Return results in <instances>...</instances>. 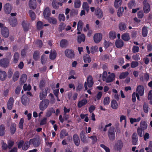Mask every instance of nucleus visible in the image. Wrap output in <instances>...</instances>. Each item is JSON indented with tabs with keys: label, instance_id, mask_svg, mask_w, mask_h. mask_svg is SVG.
<instances>
[{
	"label": "nucleus",
	"instance_id": "obj_22",
	"mask_svg": "<svg viewBox=\"0 0 152 152\" xmlns=\"http://www.w3.org/2000/svg\"><path fill=\"white\" fill-rule=\"evenodd\" d=\"M27 78V75L26 74H23L20 78V84L21 85H22L26 81Z\"/></svg>",
	"mask_w": 152,
	"mask_h": 152
},
{
	"label": "nucleus",
	"instance_id": "obj_54",
	"mask_svg": "<svg viewBox=\"0 0 152 152\" xmlns=\"http://www.w3.org/2000/svg\"><path fill=\"white\" fill-rule=\"evenodd\" d=\"M22 26L25 31H27L28 29V25L26 24L25 21H23L22 23Z\"/></svg>",
	"mask_w": 152,
	"mask_h": 152
},
{
	"label": "nucleus",
	"instance_id": "obj_45",
	"mask_svg": "<svg viewBox=\"0 0 152 152\" xmlns=\"http://www.w3.org/2000/svg\"><path fill=\"white\" fill-rule=\"evenodd\" d=\"M148 33V30L147 28L145 26L143 27L142 30V36L145 37L147 35Z\"/></svg>",
	"mask_w": 152,
	"mask_h": 152
},
{
	"label": "nucleus",
	"instance_id": "obj_23",
	"mask_svg": "<svg viewBox=\"0 0 152 152\" xmlns=\"http://www.w3.org/2000/svg\"><path fill=\"white\" fill-rule=\"evenodd\" d=\"M143 130H145L147 129V124L145 121H141L140 123V127H139Z\"/></svg>",
	"mask_w": 152,
	"mask_h": 152
},
{
	"label": "nucleus",
	"instance_id": "obj_55",
	"mask_svg": "<svg viewBox=\"0 0 152 152\" xmlns=\"http://www.w3.org/2000/svg\"><path fill=\"white\" fill-rule=\"evenodd\" d=\"M45 82L44 80H42L40 81L39 82V88L41 90L45 86Z\"/></svg>",
	"mask_w": 152,
	"mask_h": 152
},
{
	"label": "nucleus",
	"instance_id": "obj_41",
	"mask_svg": "<svg viewBox=\"0 0 152 152\" xmlns=\"http://www.w3.org/2000/svg\"><path fill=\"white\" fill-rule=\"evenodd\" d=\"M56 56V51L54 50L51 52L50 55V58L51 60L54 59Z\"/></svg>",
	"mask_w": 152,
	"mask_h": 152
},
{
	"label": "nucleus",
	"instance_id": "obj_38",
	"mask_svg": "<svg viewBox=\"0 0 152 152\" xmlns=\"http://www.w3.org/2000/svg\"><path fill=\"white\" fill-rule=\"evenodd\" d=\"M77 10L73 9L71 10L70 12V16L71 17H74L78 14Z\"/></svg>",
	"mask_w": 152,
	"mask_h": 152
},
{
	"label": "nucleus",
	"instance_id": "obj_2",
	"mask_svg": "<svg viewBox=\"0 0 152 152\" xmlns=\"http://www.w3.org/2000/svg\"><path fill=\"white\" fill-rule=\"evenodd\" d=\"M49 103V100L47 99L43 100L40 103L39 108L42 111H44L46 109Z\"/></svg>",
	"mask_w": 152,
	"mask_h": 152
},
{
	"label": "nucleus",
	"instance_id": "obj_64",
	"mask_svg": "<svg viewBox=\"0 0 152 152\" xmlns=\"http://www.w3.org/2000/svg\"><path fill=\"white\" fill-rule=\"evenodd\" d=\"M36 43L37 46L41 48L42 46V41L40 40H38L36 42Z\"/></svg>",
	"mask_w": 152,
	"mask_h": 152
},
{
	"label": "nucleus",
	"instance_id": "obj_5",
	"mask_svg": "<svg viewBox=\"0 0 152 152\" xmlns=\"http://www.w3.org/2000/svg\"><path fill=\"white\" fill-rule=\"evenodd\" d=\"M64 53L66 56L69 58H72L74 57V52L72 50L66 49L65 50Z\"/></svg>",
	"mask_w": 152,
	"mask_h": 152
},
{
	"label": "nucleus",
	"instance_id": "obj_60",
	"mask_svg": "<svg viewBox=\"0 0 152 152\" xmlns=\"http://www.w3.org/2000/svg\"><path fill=\"white\" fill-rule=\"evenodd\" d=\"M144 111L145 113H147L148 112V106L147 103L144 102L143 106Z\"/></svg>",
	"mask_w": 152,
	"mask_h": 152
},
{
	"label": "nucleus",
	"instance_id": "obj_7",
	"mask_svg": "<svg viewBox=\"0 0 152 152\" xmlns=\"http://www.w3.org/2000/svg\"><path fill=\"white\" fill-rule=\"evenodd\" d=\"M1 33L2 36L4 37H8L9 35V31L8 29L5 27H3L1 29Z\"/></svg>",
	"mask_w": 152,
	"mask_h": 152
},
{
	"label": "nucleus",
	"instance_id": "obj_4",
	"mask_svg": "<svg viewBox=\"0 0 152 152\" xmlns=\"http://www.w3.org/2000/svg\"><path fill=\"white\" fill-rule=\"evenodd\" d=\"M30 143L35 147H38L40 144L41 140L39 138H34L30 140Z\"/></svg>",
	"mask_w": 152,
	"mask_h": 152
},
{
	"label": "nucleus",
	"instance_id": "obj_20",
	"mask_svg": "<svg viewBox=\"0 0 152 152\" xmlns=\"http://www.w3.org/2000/svg\"><path fill=\"white\" fill-rule=\"evenodd\" d=\"M132 143L134 145H135L137 144V142L138 140V137H137V135L136 133H134L132 136Z\"/></svg>",
	"mask_w": 152,
	"mask_h": 152
},
{
	"label": "nucleus",
	"instance_id": "obj_50",
	"mask_svg": "<svg viewBox=\"0 0 152 152\" xmlns=\"http://www.w3.org/2000/svg\"><path fill=\"white\" fill-rule=\"evenodd\" d=\"M13 74V71L12 68H9L7 72V77L10 78L12 76Z\"/></svg>",
	"mask_w": 152,
	"mask_h": 152
},
{
	"label": "nucleus",
	"instance_id": "obj_36",
	"mask_svg": "<svg viewBox=\"0 0 152 152\" xmlns=\"http://www.w3.org/2000/svg\"><path fill=\"white\" fill-rule=\"evenodd\" d=\"M39 51L37 50L34 52L33 56V58L34 59L35 61H37L39 58Z\"/></svg>",
	"mask_w": 152,
	"mask_h": 152
},
{
	"label": "nucleus",
	"instance_id": "obj_47",
	"mask_svg": "<svg viewBox=\"0 0 152 152\" xmlns=\"http://www.w3.org/2000/svg\"><path fill=\"white\" fill-rule=\"evenodd\" d=\"M109 38L112 39H114L116 37L115 32L113 31H111L109 34Z\"/></svg>",
	"mask_w": 152,
	"mask_h": 152
},
{
	"label": "nucleus",
	"instance_id": "obj_11",
	"mask_svg": "<svg viewBox=\"0 0 152 152\" xmlns=\"http://www.w3.org/2000/svg\"><path fill=\"white\" fill-rule=\"evenodd\" d=\"M73 139L75 145L77 146H78L80 144V140L79 137L77 134H75L73 137Z\"/></svg>",
	"mask_w": 152,
	"mask_h": 152
},
{
	"label": "nucleus",
	"instance_id": "obj_40",
	"mask_svg": "<svg viewBox=\"0 0 152 152\" xmlns=\"http://www.w3.org/2000/svg\"><path fill=\"white\" fill-rule=\"evenodd\" d=\"M19 58V54L18 52H16L14 53V55L13 62L14 63L16 64L18 61Z\"/></svg>",
	"mask_w": 152,
	"mask_h": 152
},
{
	"label": "nucleus",
	"instance_id": "obj_27",
	"mask_svg": "<svg viewBox=\"0 0 152 152\" xmlns=\"http://www.w3.org/2000/svg\"><path fill=\"white\" fill-rule=\"evenodd\" d=\"M121 38L123 40L125 41H128L130 39L129 34L127 33L123 34L121 36Z\"/></svg>",
	"mask_w": 152,
	"mask_h": 152
},
{
	"label": "nucleus",
	"instance_id": "obj_16",
	"mask_svg": "<svg viewBox=\"0 0 152 152\" xmlns=\"http://www.w3.org/2000/svg\"><path fill=\"white\" fill-rule=\"evenodd\" d=\"M85 132L84 131H82L80 134V137L81 140L84 143L87 142L86 138L85 136Z\"/></svg>",
	"mask_w": 152,
	"mask_h": 152
},
{
	"label": "nucleus",
	"instance_id": "obj_26",
	"mask_svg": "<svg viewBox=\"0 0 152 152\" xmlns=\"http://www.w3.org/2000/svg\"><path fill=\"white\" fill-rule=\"evenodd\" d=\"M21 102L22 104L24 105H26L28 104V102L27 96L25 95H23L22 96Z\"/></svg>",
	"mask_w": 152,
	"mask_h": 152
},
{
	"label": "nucleus",
	"instance_id": "obj_30",
	"mask_svg": "<svg viewBox=\"0 0 152 152\" xmlns=\"http://www.w3.org/2000/svg\"><path fill=\"white\" fill-rule=\"evenodd\" d=\"M11 133L12 134H14L16 130V125L15 123L12 124L10 127Z\"/></svg>",
	"mask_w": 152,
	"mask_h": 152
},
{
	"label": "nucleus",
	"instance_id": "obj_6",
	"mask_svg": "<svg viewBox=\"0 0 152 152\" xmlns=\"http://www.w3.org/2000/svg\"><path fill=\"white\" fill-rule=\"evenodd\" d=\"M102 35L101 33H96L94 36V42L96 43H99L102 40Z\"/></svg>",
	"mask_w": 152,
	"mask_h": 152
},
{
	"label": "nucleus",
	"instance_id": "obj_43",
	"mask_svg": "<svg viewBox=\"0 0 152 152\" xmlns=\"http://www.w3.org/2000/svg\"><path fill=\"white\" fill-rule=\"evenodd\" d=\"M121 0H115L114 2V6L116 8H118L120 7L122 3Z\"/></svg>",
	"mask_w": 152,
	"mask_h": 152
},
{
	"label": "nucleus",
	"instance_id": "obj_14",
	"mask_svg": "<svg viewBox=\"0 0 152 152\" xmlns=\"http://www.w3.org/2000/svg\"><path fill=\"white\" fill-rule=\"evenodd\" d=\"M87 81L88 86L89 88L92 87L93 84L94 82L92 77L91 76L89 75L87 77Z\"/></svg>",
	"mask_w": 152,
	"mask_h": 152
},
{
	"label": "nucleus",
	"instance_id": "obj_62",
	"mask_svg": "<svg viewBox=\"0 0 152 152\" xmlns=\"http://www.w3.org/2000/svg\"><path fill=\"white\" fill-rule=\"evenodd\" d=\"M98 49V47L97 46H93L91 48V53H94L96 52Z\"/></svg>",
	"mask_w": 152,
	"mask_h": 152
},
{
	"label": "nucleus",
	"instance_id": "obj_42",
	"mask_svg": "<svg viewBox=\"0 0 152 152\" xmlns=\"http://www.w3.org/2000/svg\"><path fill=\"white\" fill-rule=\"evenodd\" d=\"M83 60L85 63H86L87 61L89 63L91 61V58L88 55L86 54V56L83 57Z\"/></svg>",
	"mask_w": 152,
	"mask_h": 152
},
{
	"label": "nucleus",
	"instance_id": "obj_12",
	"mask_svg": "<svg viewBox=\"0 0 152 152\" xmlns=\"http://www.w3.org/2000/svg\"><path fill=\"white\" fill-rule=\"evenodd\" d=\"M43 15L44 18L47 20L48 18L50 17L49 16L51 15V13L48 7H47L44 10L43 12Z\"/></svg>",
	"mask_w": 152,
	"mask_h": 152
},
{
	"label": "nucleus",
	"instance_id": "obj_58",
	"mask_svg": "<svg viewBox=\"0 0 152 152\" xmlns=\"http://www.w3.org/2000/svg\"><path fill=\"white\" fill-rule=\"evenodd\" d=\"M23 89L25 91H29L31 89V86L29 85L27 86V84H25L23 86Z\"/></svg>",
	"mask_w": 152,
	"mask_h": 152
},
{
	"label": "nucleus",
	"instance_id": "obj_19",
	"mask_svg": "<svg viewBox=\"0 0 152 152\" xmlns=\"http://www.w3.org/2000/svg\"><path fill=\"white\" fill-rule=\"evenodd\" d=\"M85 37L84 34H82L80 35L77 36V41L78 43L80 44L82 42H84L85 41Z\"/></svg>",
	"mask_w": 152,
	"mask_h": 152
},
{
	"label": "nucleus",
	"instance_id": "obj_49",
	"mask_svg": "<svg viewBox=\"0 0 152 152\" xmlns=\"http://www.w3.org/2000/svg\"><path fill=\"white\" fill-rule=\"evenodd\" d=\"M52 5L53 7L56 9H57L59 7L58 2L57 3L55 0H53L52 2Z\"/></svg>",
	"mask_w": 152,
	"mask_h": 152
},
{
	"label": "nucleus",
	"instance_id": "obj_1",
	"mask_svg": "<svg viewBox=\"0 0 152 152\" xmlns=\"http://www.w3.org/2000/svg\"><path fill=\"white\" fill-rule=\"evenodd\" d=\"M11 56L9 58H5L1 59L0 60V66L4 68L8 67L10 65V60Z\"/></svg>",
	"mask_w": 152,
	"mask_h": 152
},
{
	"label": "nucleus",
	"instance_id": "obj_31",
	"mask_svg": "<svg viewBox=\"0 0 152 152\" xmlns=\"http://www.w3.org/2000/svg\"><path fill=\"white\" fill-rule=\"evenodd\" d=\"M9 23L12 26H15L17 24V21L15 18H14L10 20Z\"/></svg>",
	"mask_w": 152,
	"mask_h": 152
},
{
	"label": "nucleus",
	"instance_id": "obj_3",
	"mask_svg": "<svg viewBox=\"0 0 152 152\" xmlns=\"http://www.w3.org/2000/svg\"><path fill=\"white\" fill-rule=\"evenodd\" d=\"M115 130L113 126L110 127L108 132V137L111 141L114 140L115 138Z\"/></svg>",
	"mask_w": 152,
	"mask_h": 152
},
{
	"label": "nucleus",
	"instance_id": "obj_57",
	"mask_svg": "<svg viewBox=\"0 0 152 152\" xmlns=\"http://www.w3.org/2000/svg\"><path fill=\"white\" fill-rule=\"evenodd\" d=\"M110 102V99L109 97L105 98L104 100V105H108Z\"/></svg>",
	"mask_w": 152,
	"mask_h": 152
},
{
	"label": "nucleus",
	"instance_id": "obj_56",
	"mask_svg": "<svg viewBox=\"0 0 152 152\" xmlns=\"http://www.w3.org/2000/svg\"><path fill=\"white\" fill-rule=\"evenodd\" d=\"M41 60L42 64H44L45 62L47 61L46 56L44 54H43L41 57Z\"/></svg>",
	"mask_w": 152,
	"mask_h": 152
},
{
	"label": "nucleus",
	"instance_id": "obj_28",
	"mask_svg": "<svg viewBox=\"0 0 152 152\" xmlns=\"http://www.w3.org/2000/svg\"><path fill=\"white\" fill-rule=\"evenodd\" d=\"M87 103V101L86 99H84L83 100L80 101L78 103V106L79 108L85 105Z\"/></svg>",
	"mask_w": 152,
	"mask_h": 152
},
{
	"label": "nucleus",
	"instance_id": "obj_37",
	"mask_svg": "<svg viewBox=\"0 0 152 152\" xmlns=\"http://www.w3.org/2000/svg\"><path fill=\"white\" fill-rule=\"evenodd\" d=\"M53 112L54 113H55V110H54L53 108H50L49 109L48 111L47 112L46 114V116L47 117H49L51 115Z\"/></svg>",
	"mask_w": 152,
	"mask_h": 152
},
{
	"label": "nucleus",
	"instance_id": "obj_46",
	"mask_svg": "<svg viewBox=\"0 0 152 152\" xmlns=\"http://www.w3.org/2000/svg\"><path fill=\"white\" fill-rule=\"evenodd\" d=\"M29 14L30 16L31 17L32 20H34L36 18L35 13L32 10H30L29 11Z\"/></svg>",
	"mask_w": 152,
	"mask_h": 152
},
{
	"label": "nucleus",
	"instance_id": "obj_13",
	"mask_svg": "<svg viewBox=\"0 0 152 152\" xmlns=\"http://www.w3.org/2000/svg\"><path fill=\"white\" fill-rule=\"evenodd\" d=\"M95 14L99 18H101L103 16L102 11L99 8H97L95 11Z\"/></svg>",
	"mask_w": 152,
	"mask_h": 152
},
{
	"label": "nucleus",
	"instance_id": "obj_9",
	"mask_svg": "<svg viewBox=\"0 0 152 152\" xmlns=\"http://www.w3.org/2000/svg\"><path fill=\"white\" fill-rule=\"evenodd\" d=\"M123 147V142L122 141L120 140H118L115 144L114 146V148L115 150H120Z\"/></svg>",
	"mask_w": 152,
	"mask_h": 152
},
{
	"label": "nucleus",
	"instance_id": "obj_8",
	"mask_svg": "<svg viewBox=\"0 0 152 152\" xmlns=\"http://www.w3.org/2000/svg\"><path fill=\"white\" fill-rule=\"evenodd\" d=\"M4 8L5 12L7 14H10L12 9V6L9 3L6 4L4 6Z\"/></svg>",
	"mask_w": 152,
	"mask_h": 152
},
{
	"label": "nucleus",
	"instance_id": "obj_24",
	"mask_svg": "<svg viewBox=\"0 0 152 152\" xmlns=\"http://www.w3.org/2000/svg\"><path fill=\"white\" fill-rule=\"evenodd\" d=\"M29 6L30 8L32 9H35L37 5L34 0H30L29 1Z\"/></svg>",
	"mask_w": 152,
	"mask_h": 152
},
{
	"label": "nucleus",
	"instance_id": "obj_10",
	"mask_svg": "<svg viewBox=\"0 0 152 152\" xmlns=\"http://www.w3.org/2000/svg\"><path fill=\"white\" fill-rule=\"evenodd\" d=\"M144 88V87L142 86L139 85L138 86L136 89L137 93L139 94L140 96H142L143 95Z\"/></svg>",
	"mask_w": 152,
	"mask_h": 152
},
{
	"label": "nucleus",
	"instance_id": "obj_39",
	"mask_svg": "<svg viewBox=\"0 0 152 152\" xmlns=\"http://www.w3.org/2000/svg\"><path fill=\"white\" fill-rule=\"evenodd\" d=\"M19 76V72L16 71L14 74L13 78L12 80L13 81L15 82L18 80Z\"/></svg>",
	"mask_w": 152,
	"mask_h": 152
},
{
	"label": "nucleus",
	"instance_id": "obj_17",
	"mask_svg": "<svg viewBox=\"0 0 152 152\" xmlns=\"http://www.w3.org/2000/svg\"><path fill=\"white\" fill-rule=\"evenodd\" d=\"M115 75L114 73H112L109 75L106 79L105 81L106 83H110L112 82L114 79Z\"/></svg>",
	"mask_w": 152,
	"mask_h": 152
},
{
	"label": "nucleus",
	"instance_id": "obj_61",
	"mask_svg": "<svg viewBox=\"0 0 152 152\" xmlns=\"http://www.w3.org/2000/svg\"><path fill=\"white\" fill-rule=\"evenodd\" d=\"M144 130L138 127L137 129V133L138 135L140 137H142V132L144 131Z\"/></svg>",
	"mask_w": 152,
	"mask_h": 152
},
{
	"label": "nucleus",
	"instance_id": "obj_21",
	"mask_svg": "<svg viewBox=\"0 0 152 152\" xmlns=\"http://www.w3.org/2000/svg\"><path fill=\"white\" fill-rule=\"evenodd\" d=\"M7 75L6 72L3 71H0V80L3 81L5 80L7 77Z\"/></svg>",
	"mask_w": 152,
	"mask_h": 152
},
{
	"label": "nucleus",
	"instance_id": "obj_51",
	"mask_svg": "<svg viewBox=\"0 0 152 152\" xmlns=\"http://www.w3.org/2000/svg\"><path fill=\"white\" fill-rule=\"evenodd\" d=\"M43 23L40 21H39L37 22V29L40 30L42 29L43 28Z\"/></svg>",
	"mask_w": 152,
	"mask_h": 152
},
{
	"label": "nucleus",
	"instance_id": "obj_48",
	"mask_svg": "<svg viewBox=\"0 0 152 152\" xmlns=\"http://www.w3.org/2000/svg\"><path fill=\"white\" fill-rule=\"evenodd\" d=\"M129 72H125L121 73L119 76V78L122 79L125 78L128 75Z\"/></svg>",
	"mask_w": 152,
	"mask_h": 152
},
{
	"label": "nucleus",
	"instance_id": "obj_32",
	"mask_svg": "<svg viewBox=\"0 0 152 152\" xmlns=\"http://www.w3.org/2000/svg\"><path fill=\"white\" fill-rule=\"evenodd\" d=\"M47 20L50 23L53 24L55 25L57 23V20L54 18L50 17L49 18H48Z\"/></svg>",
	"mask_w": 152,
	"mask_h": 152
},
{
	"label": "nucleus",
	"instance_id": "obj_63",
	"mask_svg": "<svg viewBox=\"0 0 152 152\" xmlns=\"http://www.w3.org/2000/svg\"><path fill=\"white\" fill-rule=\"evenodd\" d=\"M24 122L23 119L22 118H21L20 121L19 127L20 128L22 129H23V123Z\"/></svg>",
	"mask_w": 152,
	"mask_h": 152
},
{
	"label": "nucleus",
	"instance_id": "obj_53",
	"mask_svg": "<svg viewBox=\"0 0 152 152\" xmlns=\"http://www.w3.org/2000/svg\"><path fill=\"white\" fill-rule=\"evenodd\" d=\"M65 24L63 23H61L59 26L58 30L60 31H61L64 29L65 27Z\"/></svg>",
	"mask_w": 152,
	"mask_h": 152
},
{
	"label": "nucleus",
	"instance_id": "obj_35",
	"mask_svg": "<svg viewBox=\"0 0 152 152\" xmlns=\"http://www.w3.org/2000/svg\"><path fill=\"white\" fill-rule=\"evenodd\" d=\"M68 135V133L66 132V130L64 129L62 130L60 133V137L61 139H63V138L66 136Z\"/></svg>",
	"mask_w": 152,
	"mask_h": 152
},
{
	"label": "nucleus",
	"instance_id": "obj_52",
	"mask_svg": "<svg viewBox=\"0 0 152 152\" xmlns=\"http://www.w3.org/2000/svg\"><path fill=\"white\" fill-rule=\"evenodd\" d=\"M81 4V2L80 0H75L74 3V6L76 8H79Z\"/></svg>",
	"mask_w": 152,
	"mask_h": 152
},
{
	"label": "nucleus",
	"instance_id": "obj_29",
	"mask_svg": "<svg viewBox=\"0 0 152 152\" xmlns=\"http://www.w3.org/2000/svg\"><path fill=\"white\" fill-rule=\"evenodd\" d=\"M116 46L118 48H121L123 47L124 43L122 40H117L115 42Z\"/></svg>",
	"mask_w": 152,
	"mask_h": 152
},
{
	"label": "nucleus",
	"instance_id": "obj_44",
	"mask_svg": "<svg viewBox=\"0 0 152 152\" xmlns=\"http://www.w3.org/2000/svg\"><path fill=\"white\" fill-rule=\"evenodd\" d=\"M5 128L3 125H1L0 126V136H3L5 134Z\"/></svg>",
	"mask_w": 152,
	"mask_h": 152
},
{
	"label": "nucleus",
	"instance_id": "obj_34",
	"mask_svg": "<svg viewBox=\"0 0 152 152\" xmlns=\"http://www.w3.org/2000/svg\"><path fill=\"white\" fill-rule=\"evenodd\" d=\"M119 27L120 30L121 31L125 30L126 28L125 23L123 22H121L119 24Z\"/></svg>",
	"mask_w": 152,
	"mask_h": 152
},
{
	"label": "nucleus",
	"instance_id": "obj_33",
	"mask_svg": "<svg viewBox=\"0 0 152 152\" xmlns=\"http://www.w3.org/2000/svg\"><path fill=\"white\" fill-rule=\"evenodd\" d=\"M118 107V104L116 101L115 100L112 101L111 103V107L114 109H116Z\"/></svg>",
	"mask_w": 152,
	"mask_h": 152
},
{
	"label": "nucleus",
	"instance_id": "obj_15",
	"mask_svg": "<svg viewBox=\"0 0 152 152\" xmlns=\"http://www.w3.org/2000/svg\"><path fill=\"white\" fill-rule=\"evenodd\" d=\"M14 100L12 97H10L7 102V108L9 110L12 109Z\"/></svg>",
	"mask_w": 152,
	"mask_h": 152
},
{
	"label": "nucleus",
	"instance_id": "obj_25",
	"mask_svg": "<svg viewBox=\"0 0 152 152\" xmlns=\"http://www.w3.org/2000/svg\"><path fill=\"white\" fill-rule=\"evenodd\" d=\"M68 43L67 40L65 39H62L60 42V45L62 48H64L68 45Z\"/></svg>",
	"mask_w": 152,
	"mask_h": 152
},
{
	"label": "nucleus",
	"instance_id": "obj_59",
	"mask_svg": "<svg viewBox=\"0 0 152 152\" xmlns=\"http://www.w3.org/2000/svg\"><path fill=\"white\" fill-rule=\"evenodd\" d=\"M65 17L63 14H59L58 16V19L60 21H64L65 20Z\"/></svg>",
	"mask_w": 152,
	"mask_h": 152
},
{
	"label": "nucleus",
	"instance_id": "obj_18",
	"mask_svg": "<svg viewBox=\"0 0 152 152\" xmlns=\"http://www.w3.org/2000/svg\"><path fill=\"white\" fill-rule=\"evenodd\" d=\"M143 10L145 13H148L150 10V6L148 3H145L143 7Z\"/></svg>",
	"mask_w": 152,
	"mask_h": 152
}]
</instances>
